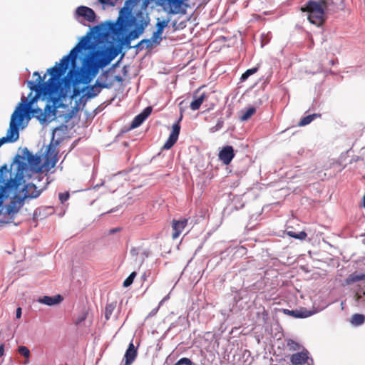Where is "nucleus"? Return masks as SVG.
<instances>
[{"mask_svg": "<svg viewBox=\"0 0 365 365\" xmlns=\"http://www.w3.org/2000/svg\"><path fill=\"white\" fill-rule=\"evenodd\" d=\"M257 71V68H252L247 69L241 76L240 80L242 81H246L251 75H253Z\"/></svg>", "mask_w": 365, "mask_h": 365, "instance_id": "29", "label": "nucleus"}, {"mask_svg": "<svg viewBox=\"0 0 365 365\" xmlns=\"http://www.w3.org/2000/svg\"><path fill=\"white\" fill-rule=\"evenodd\" d=\"M77 92H78V91H77L76 89H74V93H75V94H76V93H77Z\"/></svg>", "mask_w": 365, "mask_h": 365, "instance_id": "49", "label": "nucleus"}, {"mask_svg": "<svg viewBox=\"0 0 365 365\" xmlns=\"http://www.w3.org/2000/svg\"><path fill=\"white\" fill-rule=\"evenodd\" d=\"M321 117V114L319 113H314L312 115H308L305 117H303L298 123L299 126H305L309 124L312 121H313L316 118Z\"/></svg>", "mask_w": 365, "mask_h": 365, "instance_id": "20", "label": "nucleus"}, {"mask_svg": "<svg viewBox=\"0 0 365 365\" xmlns=\"http://www.w3.org/2000/svg\"><path fill=\"white\" fill-rule=\"evenodd\" d=\"M4 354V344H1L0 345V357L3 356Z\"/></svg>", "mask_w": 365, "mask_h": 365, "instance_id": "44", "label": "nucleus"}, {"mask_svg": "<svg viewBox=\"0 0 365 365\" xmlns=\"http://www.w3.org/2000/svg\"><path fill=\"white\" fill-rule=\"evenodd\" d=\"M136 275H137V273L135 272H131L130 274V275L124 280L123 287H128L130 286L133 284V280H134L135 277H136Z\"/></svg>", "mask_w": 365, "mask_h": 365, "instance_id": "28", "label": "nucleus"}, {"mask_svg": "<svg viewBox=\"0 0 365 365\" xmlns=\"http://www.w3.org/2000/svg\"><path fill=\"white\" fill-rule=\"evenodd\" d=\"M206 98L205 93L201 94L199 97L196 98L190 103V108L192 110H197L200 108L205 99Z\"/></svg>", "mask_w": 365, "mask_h": 365, "instance_id": "19", "label": "nucleus"}, {"mask_svg": "<svg viewBox=\"0 0 365 365\" xmlns=\"http://www.w3.org/2000/svg\"><path fill=\"white\" fill-rule=\"evenodd\" d=\"M7 211H8L9 214L16 212V210H15L14 208L13 207H11V206H9L8 207Z\"/></svg>", "mask_w": 365, "mask_h": 365, "instance_id": "45", "label": "nucleus"}, {"mask_svg": "<svg viewBox=\"0 0 365 365\" xmlns=\"http://www.w3.org/2000/svg\"><path fill=\"white\" fill-rule=\"evenodd\" d=\"M332 4L333 0H309L301 7V11L307 14L311 24L320 26L325 22V13Z\"/></svg>", "mask_w": 365, "mask_h": 365, "instance_id": "3", "label": "nucleus"}, {"mask_svg": "<svg viewBox=\"0 0 365 365\" xmlns=\"http://www.w3.org/2000/svg\"><path fill=\"white\" fill-rule=\"evenodd\" d=\"M174 365H195L194 363L188 358L183 357L178 360Z\"/></svg>", "mask_w": 365, "mask_h": 365, "instance_id": "32", "label": "nucleus"}, {"mask_svg": "<svg viewBox=\"0 0 365 365\" xmlns=\"http://www.w3.org/2000/svg\"><path fill=\"white\" fill-rule=\"evenodd\" d=\"M106 85L98 83V81L93 86H86L82 90L83 95L81 101H87L98 96L101 91L102 88H105Z\"/></svg>", "mask_w": 365, "mask_h": 365, "instance_id": "7", "label": "nucleus"}, {"mask_svg": "<svg viewBox=\"0 0 365 365\" xmlns=\"http://www.w3.org/2000/svg\"><path fill=\"white\" fill-rule=\"evenodd\" d=\"M283 313L293 317L294 318H306L310 317L312 314L311 311H308L305 309H296V310H289L287 309H283Z\"/></svg>", "mask_w": 365, "mask_h": 365, "instance_id": "14", "label": "nucleus"}, {"mask_svg": "<svg viewBox=\"0 0 365 365\" xmlns=\"http://www.w3.org/2000/svg\"><path fill=\"white\" fill-rule=\"evenodd\" d=\"M188 219L183 218L182 220H173L172 221V238L177 239L182 232L185 227L187 225Z\"/></svg>", "mask_w": 365, "mask_h": 365, "instance_id": "9", "label": "nucleus"}, {"mask_svg": "<svg viewBox=\"0 0 365 365\" xmlns=\"http://www.w3.org/2000/svg\"><path fill=\"white\" fill-rule=\"evenodd\" d=\"M145 117L143 116L140 113L138 115H136L134 119L133 120L131 124H130V129H133L135 128H138L140 126L143 122L145 120Z\"/></svg>", "mask_w": 365, "mask_h": 365, "instance_id": "23", "label": "nucleus"}, {"mask_svg": "<svg viewBox=\"0 0 365 365\" xmlns=\"http://www.w3.org/2000/svg\"><path fill=\"white\" fill-rule=\"evenodd\" d=\"M18 351L20 354L23 355L26 358H29L30 356V350L26 346H19L18 349Z\"/></svg>", "mask_w": 365, "mask_h": 365, "instance_id": "31", "label": "nucleus"}, {"mask_svg": "<svg viewBox=\"0 0 365 365\" xmlns=\"http://www.w3.org/2000/svg\"><path fill=\"white\" fill-rule=\"evenodd\" d=\"M153 44L154 43L150 38L143 39L135 46V47L142 46L143 48L145 46L146 48H150L153 47Z\"/></svg>", "mask_w": 365, "mask_h": 365, "instance_id": "27", "label": "nucleus"}, {"mask_svg": "<svg viewBox=\"0 0 365 365\" xmlns=\"http://www.w3.org/2000/svg\"><path fill=\"white\" fill-rule=\"evenodd\" d=\"M34 76H36L38 78H37V81L38 83L36 84H40V85H42L43 83H45L46 82H42L43 81V78H41V76H40V74L38 73V72L36 71L34 73ZM34 84H36L34 82H33Z\"/></svg>", "mask_w": 365, "mask_h": 365, "instance_id": "40", "label": "nucleus"}, {"mask_svg": "<svg viewBox=\"0 0 365 365\" xmlns=\"http://www.w3.org/2000/svg\"><path fill=\"white\" fill-rule=\"evenodd\" d=\"M287 235L289 237L299 240H304L307 235V233L304 231L299 232V233H296L293 231H288Z\"/></svg>", "mask_w": 365, "mask_h": 365, "instance_id": "26", "label": "nucleus"}, {"mask_svg": "<svg viewBox=\"0 0 365 365\" xmlns=\"http://www.w3.org/2000/svg\"><path fill=\"white\" fill-rule=\"evenodd\" d=\"M16 317L17 319L21 318V307H18L16 309Z\"/></svg>", "mask_w": 365, "mask_h": 365, "instance_id": "42", "label": "nucleus"}, {"mask_svg": "<svg viewBox=\"0 0 365 365\" xmlns=\"http://www.w3.org/2000/svg\"><path fill=\"white\" fill-rule=\"evenodd\" d=\"M69 197L68 193H60L59 194V200L61 201V202H64L66 201Z\"/></svg>", "mask_w": 365, "mask_h": 365, "instance_id": "39", "label": "nucleus"}, {"mask_svg": "<svg viewBox=\"0 0 365 365\" xmlns=\"http://www.w3.org/2000/svg\"><path fill=\"white\" fill-rule=\"evenodd\" d=\"M365 280V274L363 273H357L354 272L349 274L348 277L345 279V284L346 285H350L354 282L358 281Z\"/></svg>", "mask_w": 365, "mask_h": 365, "instance_id": "17", "label": "nucleus"}, {"mask_svg": "<svg viewBox=\"0 0 365 365\" xmlns=\"http://www.w3.org/2000/svg\"><path fill=\"white\" fill-rule=\"evenodd\" d=\"M18 110H14L11 115L9 129L7 131L6 138V143L15 142L19 137V128L23 121V115L19 114Z\"/></svg>", "mask_w": 365, "mask_h": 365, "instance_id": "4", "label": "nucleus"}, {"mask_svg": "<svg viewBox=\"0 0 365 365\" xmlns=\"http://www.w3.org/2000/svg\"><path fill=\"white\" fill-rule=\"evenodd\" d=\"M88 317V312H83L82 313H81L79 314V316L76 319L74 323L76 325H78L80 324L81 323H82L83 322H84L86 320V319Z\"/></svg>", "mask_w": 365, "mask_h": 365, "instance_id": "30", "label": "nucleus"}, {"mask_svg": "<svg viewBox=\"0 0 365 365\" xmlns=\"http://www.w3.org/2000/svg\"><path fill=\"white\" fill-rule=\"evenodd\" d=\"M27 160L31 168V170L33 172L36 173H43L41 163L42 160L41 156H36L29 153L27 158Z\"/></svg>", "mask_w": 365, "mask_h": 365, "instance_id": "12", "label": "nucleus"}, {"mask_svg": "<svg viewBox=\"0 0 365 365\" xmlns=\"http://www.w3.org/2000/svg\"><path fill=\"white\" fill-rule=\"evenodd\" d=\"M309 351L303 348L302 350L290 356V361L292 365H304L307 363Z\"/></svg>", "mask_w": 365, "mask_h": 365, "instance_id": "10", "label": "nucleus"}, {"mask_svg": "<svg viewBox=\"0 0 365 365\" xmlns=\"http://www.w3.org/2000/svg\"><path fill=\"white\" fill-rule=\"evenodd\" d=\"M182 119V110H180V116L178 119V120L173 125L172 127V132L169 135L168 139L165 143L163 148L165 150H169L170 149L174 144L177 142L178 139V136L180 134V123Z\"/></svg>", "mask_w": 365, "mask_h": 365, "instance_id": "5", "label": "nucleus"}, {"mask_svg": "<svg viewBox=\"0 0 365 365\" xmlns=\"http://www.w3.org/2000/svg\"><path fill=\"white\" fill-rule=\"evenodd\" d=\"M287 346L291 351H299L301 349V345L298 342L290 339L287 340Z\"/></svg>", "mask_w": 365, "mask_h": 365, "instance_id": "24", "label": "nucleus"}, {"mask_svg": "<svg viewBox=\"0 0 365 365\" xmlns=\"http://www.w3.org/2000/svg\"><path fill=\"white\" fill-rule=\"evenodd\" d=\"M117 306V302L113 301L108 303L105 307V318L109 320Z\"/></svg>", "mask_w": 365, "mask_h": 365, "instance_id": "18", "label": "nucleus"}, {"mask_svg": "<svg viewBox=\"0 0 365 365\" xmlns=\"http://www.w3.org/2000/svg\"><path fill=\"white\" fill-rule=\"evenodd\" d=\"M256 112V109L254 107H251L248 108L247 110H245L242 115L240 116V120L242 121H246L249 118H251L252 115H253Z\"/></svg>", "mask_w": 365, "mask_h": 365, "instance_id": "25", "label": "nucleus"}, {"mask_svg": "<svg viewBox=\"0 0 365 365\" xmlns=\"http://www.w3.org/2000/svg\"><path fill=\"white\" fill-rule=\"evenodd\" d=\"M223 125H224L223 120L220 119V120H218L217 124L215 126L210 128V130L211 133H215V132L220 130L223 127Z\"/></svg>", "mask_w": 365, "mask_h": 365, "instance_id": "33", "label": "nucleus"}, {"mask_svg": "<svg viewBox=\"0 0 365 365\" xmlns=\"http://www.w3.org/2000/svg\"><path fill=\"white\" fill-rule=\"evenodd\" d=\"M138 351L133 342H130L124 355L125 365H131L135 360Z\"/></svg>", "mask_w": 365, "mask_h": 365, "instance_id": "13", "label": "nucleus"}, {"mask_svg": "<svg viewBox=\"0 0 365 365\" xmlns=\"http://www.w3.org/2000/svg\"><path fill=\"white\" fill-rule=\"evenodd\" d=\"M361 206H362L363 207H365V193H364V197H363V198H362V204H361Z\"/></svg>", "mask_w": 365, "mask_h": 365, "instance_id": "46", "label": "nucleus"}, {"mask_svg": "<svg viewBox=\"0 0 365 365\" xmlns=\"http://www.w3.org/2000/svg\"><path fill=\"white\" fill-rule=\"evenodd\" d=\"M91 34L94 39V42L91 41V36L87 34L89 38V42L93 47L89 50L95 48L96 43H110L109 47L113 46L114 42L118 43L120 45L126 44L128 48L130 46V41L138 37L137 32H131L128 36L125 38V23L120 16L118 17L116 22L106 21L100 25L96 26L93 28ZM86 49V51H88Z\"/></svg>", "mask_w": 365, "mask_h": 365, "instance_id": "2", "label": "nucleus"}, {"mask_svg": "<svg viewBox=\"0 0 365 365\" xmlns=\"http://www.w3.org/2000/svg\"><path fill=\"white\" fill-rule=\"evenodd\" d=\"M170 20L169 19H164L163 21H160L159 19H158V22L156 24L157 27V34H162L163 32L164 29L168 26L169 24Z\"/></svg>", "mask_w": 365, "mask_h": 365, "instance_id": "22", "label": "nucleus"}, {"mask_svg": "<svg viewBox=\"0 0 365 365\" xmlns=\"http://www.w3.org/2000/svg\"><path fill=\"white\" fill-rule=\"evenodd\" d=\"M56 109L53 106L47 104L45 108L43 113V117L42 118L43 123L46 121H51L56 118Z\"/></svg>", "mask_w": 365, "mask_h": 365, "instance_id": "15", "label": "nucleus"}, {"mask_svg": "<svg viewBox=\"0 0 365 365\" xmlns=\"http://www.w3.org/2000/svg\"><path fill=\"white\" fill-rule=\"evenodd\" d=\"M262 317H263V320L265 322L267 319V317H268V314L267 312V311L263 309V312H262Z\"/></svg>", "mask_w": 365, "mask_h": 365, "instance_id": "43", "label": "nucleus"}, {"mask_svg": "<svg viewBox=\"0 0 365 365\" xmlns=\"http://www.w3.org/2000/svg\"><path fill=\"white\" fill-rule=\"evenodd\" d=\"M235 155L234 149L231 145H225L219 152L218 158L224 165H228Z\"/></svg>", "mask_w": 365, "mask_h": 365, "instance_id": "8", "label": "nucleus"}, {"mask_svg": "<svg viewBox=\"0 0 365 365\" xmlns=\"http://www.w3.org/2000/svg\"><path fill=\"white\" fill-rule=\"evenodd\" d=\"M118 0H98V2L104 6H114Z\"/></svg>", "mask_w": 365, "mask_h": 365, "instance_id": "34", "label": "nucleus"}, {"mask_svg": "<svg viewBox=\"0 0 365 365\" xmlns=\"http://www.w3.org/2000/svg\"><path fill=\"white\" fill-rule=\"evenodd\" d=\"M57 161V153L55 152V149L50 145L45 155L44 162L42 163L43 173L48 172L51 168H54Z\"/></svg>", "mask_w": 365, "mask_h": 365, "instance_id": "6", "label": "nucleus"}, {"mask_svg": "<svg viewBox=\"0 0 365 365\" xmlns=\"http://www.w3.org/2000/svg\"><path fill=\"white\" fill-rule=\"evenodd\" d=\"M365 321V317L361 314H355L352 316L351 322L355 326L361 325Z\"/></svg>", "mask_w": 365, "mask_h": 365, "instance_id": "21", "label": "nucleus"}, {"mask_svg": "<svg viewBox=\"0 0 365 365\" xmlns=\"http://www.w3.org/2000/svg\"><path fill=\"white\" fill-rule=\"evenodd\" d=\"M143 255H144L145 257H148V255H149V252H143Z\"/></svg>", "mask_w": 365, "mask_h": 365, "instance_id": "47", "label": "nucleus"}, {"mask_svg": "<svg viewBox=\"0 0 365 365\" xmlns=\"http://www.w3.org/2000/svg\"><path fill=\"white\" fill-rule=\"evenodd\" d=\"M93 47L87 36H83L73 48L68 55L64 56L59 63L48 70L51 75L46 83L40 85L29 81V88L36 92V95L30 100L23 96L15 110L23 115V120L27 115L29 118H36L41 123L43 117L41 108H33L32 105L40 97L48 98L55 102L66 96L67 93L76 86L83 83L88 84L98 73L99 68L108 65L113 59L108 52L109 47L106 49L93 51L90 56H86L81 68H76V61L78 53L82 50L90 49Z\"/></svg>", "mask_w": 365, "mask_h": 365, "instance_id": "1", "label": "nucleus"}, {"mask_svg": "<svg viewBox=\"0 0 365 365\" xmlns=\"http://www.w3.org/2000/svg\"><path fill=\"white\" fill-rule=\"evenodd\" d=\"M152 108L150 107H147L140 114L143 115V117H145V119H146L150 114Z\"/></svg>", "mask_w": 365, "mask_h": 365, "instance_id": "38", "label": "nucleus"}, {"mask_svg": "<svg viewBox=\"0 0 365 365\" xmlns=\"http://www.w3.org/2000/svg\"><path fill=\"white\" fill-rule=\"evenodd\" d=\"M162 34H158L157 31L153 33V36H151L150 39L152 40L153 43H160V41L162 40L161 38Z\"/></svg>", "mask_w": 365, "mask_h": 365, "instance_id": "35", "label": "nucleus"}, {"mask_svg": "<svg viewBox=\"0 0 365 365\" xmlns=\"http://www.w3.org/2000/svg\"><path fill=\"white\" fill-rule=\"evenodd\" d=\"M130 254H131L132 256H137L138 255V248L133 247L130 250Z\"/></svg>", "mask_w": 365, "mask_h": 365, "instance_id": "41", "label": "nucleus"}, {"mask_svg": "<svg viewBox=\"0 0 365 365\" xmlns=\"http://www.w3.org/2000/svg\"><path fill=\"white\" fill-rule=\"evenodd\" d=\"M76 14L79 16L83 17L88 22H93L96 20V14L94 11L87 6H78L76 11Z\"/></svg>", "mask_w": 365, "mask_h": 365, "instance_id": "11", "label": "nucleus"}, {"mask_svg": "<svg viewBox=\"0 0 365 365\" xmlns=\"http://www.w3.org/2000/svg\"><path fill=\"white\" fill-rule=\"evenodd\" d=\"M62 300L63 297L60 294H58L54 297L44 296L43 297L39 298L38 302L41 304L52 306L59 304Z\"/></svg>", "mask_w": 365, "mask_h": 365, "instance_id": "16", "label": "nucleus"}, {"mask_svg": "<svg viewBox=\"0 0 365 365\" xmlns=\"http://www.w3.org/2000/svg\"><path fill=\"white\" fill-rule=\"evenodd\" d=\"M31 95H32V93L31 92V93H29V96H31Z\"/></svg>", "mask_w": 365, "mask_h": 365, "instance_id": "50", "label": "nucleus"}, {"mask_svg": "<svg viewBox=\"0 0 365 365\" xmlns=\"http://www.w3.org/2000/svg\"><path fill=\"white\" fill-rule=\"evenodd\" d=\"M133 2V0H126L125 2V6L120 10V14L123 12L124 10H127L128 12L130 11V6Z\"/></svg>", "mask_w": 365, "mask_h": 365, "instance_id": "36", "label": "nucleus"}, {"mask_svg": "<svg viewBox=\"0 0 365 365\" xmlns=\"http://www.w3.org/2000/svg\"><path fill=\"white\" fill-rule=\"evenodd\" d=\"M113 232H115L114 230H110V233H113Z\"/></svg>", "mask_w": 365, "mask_h": 365, "instance_id": "48", "label": "nucleus"}, {"mask_svg": "<svg viewBox=\"0 0 365 365\" xmlns=\"http://www.w3.org/2000/svg\"><path fill=\"white\" fill-rule=\"evenodd\" d=\"M365 297V291L361 293L360 292H357L355 294V299L357 302H360L364 301L363 297Z\"/></svg>", "mask_w": 365, "mask_h": 365, "instance_id": "37", "label": "nucleus"}]
</instances>
